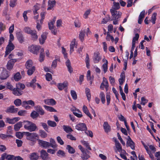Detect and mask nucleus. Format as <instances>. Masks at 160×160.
I'll use <instances>...</instances> for the list:
<instances>
[{"label": "nucleus", "instance_id": "774afa93", "mask_svg": "<svg viewBox=\"0 0 160 160\" xmlns=\"http://www.w3.org/2000/svg\"><path fill=\"white\" fill-rule=\"evenodd\" d=\"M17 0H11L9 3V5L12 8L14 7L16 5Z\"/></svg>", "mask_w": 160, "mask_h": 160}, {"label": "nucleus", "instance_id": "f704fd0d", "mask_svg": "<svg viewBox=\"0 0 160 160\" xmlns=\"http://www.w3.org/2000/svg\"><path fill=\"white\" fill-rule=\"evenodd\" d=\"M66 149L68 150V151L70 153H74L75 152V149L70 145H68L67 146Z\"/></svg>", "mask_w": 160, "mask_h": 160}, {"label": "nucleus", "instance_id": "4c0bfd02", "mask_svg": "<svg viewBox=\"0 0 160 160\" xmlns=\"http://www.w3.org/2000/svg\"><path fill=\"white\" fill-rule=\"evenodd\" d=\"M21 77L19 72H17L14 75L13 77L14 79L16 81H18L21 79Z\"/></svg>", "mask_w": 160, "mask_h": 160}, {"label": "nucleus", "instance_id": "79ce46f5", "mask_svg": "<svg viewBox=\"0 0 160 160\" xmlns=\"http://www.w3.org/2000/svg\"><path fill=\"white\" fill-rule=\"evenodd\" d=\"M100 98H101V101L103 104H104L105 102V95L104 93L101 92L100 94Z\"/></svg>", "mask_w": 160, "mask_h": 160}, {"label": "nucleus", "instance_id": "680f3d73", "mask_svg": "<svg viewBox=\"0 0 160 160\" xmlns=\"http://www.w3.org/2000/svg\"><path fill=\"white\" fill-rule=\"evenodd\" d=\"M75 26L76 28H79L81 26L80 22L78 19L76 20L74 22Z\"/></svg>", "mask_w": 160, "mask_h": 160}, {"label": "nucleus", "instance_id": "412c9836", "mask_svg": "<svg viewBox=\"0 0 160 160\" xmlns=\"http://www.w3.org/2000/svg\"><path fill=\"white\" fill-rule=\"evenodd\" d=\"M68 85V83L67 82H64L63 83H59L58 84L57 87L58 89L60 90H62L64 88L67 87Z\"/></svg>", "mask_w": 160, "mask_h": 160}, {"label": "nucleus", "instance_id": "f3484780", "mask_svg": "<svg viewBox=\"0 0 160 160\" xmlns=\"http://www.w3.org/2000/svg\"><path fill=\"white\" fill-rule=\"evenodd\" d=\"M18 110V108H15L14 106H12L8 108L6 110V112L13 113H16Z\"/></svg>", "mask_w": 160, "mask_h": 160}, {"label": "nucleus", "instance_id": "49530a36", "mask_svg": "<svg viewBox=\"0 0 160 160\" xmlns=\"http://www.w3.org/2000/svg\"><path fill=\"white\" fill-rule=\"evenodd\" d=\"M39 132L40 134V136L42 138H45L47 137V134L43 130H39Z\"/></svg>", "mask_w": 160, "mask_h": 160}, {"label": "nucleus", "instance_id": "7ed1b4c3", "mask_svg": "<svg viewBox=\"0 0 160 160\" xmlns=\"http://www.w3.org/2000/svg\"><path fill=\"white\" fill-rule=\"evenodd\" d=\"M15 48L14 44L10 41H9L8 44L6 48V51L4 57H6Z\"/></svg>", "mask_w": 160, "mask_h": 160}, {"label": "nucleus", "instance_id": "37998d69", "mask_svg": "<svg viewBox=\"0 0 160 160\" xmlns=\"http://www.w3.org/2000/svg\"><path fill=\"white\" fill-rule=\"evenodd\" d=\"M57 155L59 157H64L65 156V153L62 150H59L57 152Z\"/></svg>", "mask_w": 160, "mask_h": 160}, {"label": "nucleus", "instance_id": "3c124183", "mask_svg": "<svg viewBox=\"0 0 160 160\" xmlns=\"http://www.w3.org/2000/svg\"><path fill=\"white\" fill-rule=\"evenodd\" d=\"M41 51H42L40 54L39 60L40 62H42L43 61L44 58V53H43L44 52L43 49H42L41 50Z\"/></svg>", "mask_w": 160, "mask_h": 160}, {"label": "nucleus", "instance_id": "6ab92c4d", "mask_svg": "<svg viewBox=\"0 0 160 160\" xmlns=\"http://www.w3.org/2000/svg\"><path fill=\"white\" fill-rule=\"evenodd\" d=\"M48 7L47 8V10H50L52 9L53 8L55 5L56 1L55 0H49L48 1Z\"/></svg>", "mask_w": 160, "mask_h": 160}, {"label": "nucleus", "instance_id": "a878e982", "mask_svg": "<svg viewBox=\"0 0 160 160\" xmlns=\"http://www.w3.org/2000/svg\"><path fill=\"white\" fill-rule=\"evenodd\" d=\"M22 126V122H18L14 125V129L15 131H18L19 130Z\"/></svg>", "mask_w": 160, "mask_h": 160}, {"label": "nucleus", "instance_id": "20e7f679", "mask_svg": "<svg viewBox=\"0 0 160 160\" xmlns=\"http://www.w3.org/2000/svg\"><path fill=\"white\" fill-rule=\"evenodd\" d=\"M110 12L112 17L113 19H118L120 18L122 15V13L115 10L110 9Z\"/></svg>", "mask_w": 160, "mask_h": 160}, {"label": "nucleus", "instance_id": "f8f14e48", "mask_svg": "<svg viewBox=\"0 0 160 160\" xmlns=\"http://www.w3.org/2000/svg\"><path fill=\"white\" fill-rule=\"evenodd\" d=\"M38 142L39 144L44 148H46L50 147L49 142L40 139L38 140Z\"/></svg>", "mask_w": 160, "mask_h": 160}, {"label": "nucleus", "instance_id": "0eeeda50", "mask_svg": "<svg viewBox=\"0 0 160 160\" xmlns=\"http://www.w3.org/2000/svg\"><path fill=\"white\" fill-rule=\"evenodd\" d=\"M92 59L94 63H98L102 59L100 53L98 52H95Z\"/></svg>", "mask_w": 160, "mask_h": 160}, {"label": "nucleus", "instance_id": "6e6d98bb", "mask_svg": "<svg viewBox=\"0 0 160 160\" xmlns=\"http://www.w3.org/2000/svg\"><path fill=\"white\" fill-rule=\"evenodd\" d=\"M14 103L16 106H19L22 104L21 100L19 99H17L14 100Z\"/></svg>", "mask_w": 160, "mask_h": 160}, {"label": "nucleus", "instance_id": "58836bf2", "mask_svg": "<svg viewBox=\"0 0 160 160\" xmlns=\"http://www.w3.org/2000/svg\"><path fill=\"white\" fill-rule=\"evenodd\" d=\"M39 115V113L36 111H33L31 114V117L33 119L37 118Z\"/></svg>", "mask_w": 160, "mask_h": 160}, {"label": "nucleus", "instance_id": "6e6552de", "mask_svg": "<svg viewBox=\"0 0 160 160\" xmlns=\"http://www.w3.org/2000/svg\"><path fill=\"white\" fill-rule=\"evenodd\" d=\"M17 61V59H11L8 62L7 68L8 69L11 70L13 68L14 64Z\"/></svg>", "mask_w": 160, "mask_h": 160}, {"label": "nucleus", "instance_id": "13d9d810", "mask_svg": "<svg viewBox=\"0 0 160 160\" xmlns=\"http://www.w3.org/2000/svg\"><path fill=\"white\" fill-rule=\"evenodd\" d=\"M108 37H110V38L111 39L112 42H113L114 41V38L112 36L110 35V34H109V32H107V36L106 38V39L107 41H109L110 39L109 38H108Z\"/></svg>", "mask_w": 160, "mask_h": 160}, {"label": "nucleus", "instance_id": "4be33fe9", "mask_svg": "<svg viewBox=\"0 0 160 160\" xmlns=\"http://www.w3.org/2000/svg\"><path fill=\"white\" fill-rule=\"evenodd\" d=\"M103 127L105 131L106 132H110L111 131V127L107 122H104L103 124Z\"/></svg>", "mask_w": 160, "mask_h": 160}, {"label": "nucleus", "instance_id": "de8ad7c7", "mask_svg": "<svg viewBox=\"0 0 160 160\" xmlns=\"http://www.w3.org/2000/svg\"><path fill=\"white\" fill-rule=\"evenodd\" d=\"M16 87L18 89L22 91V90L25 88V86L23 84L19 83L16 84Z\"/></svg>", "mask_w": 160, "mask_h": 160}, {"label": "nucleus", "instance_id": "ddd939ff", "mask_svg": "<svg viewBox=\"0 0 160 160\" xmlns=\"http://www.w3.org/2000/svg\"><path fill=\"white\" fill-rule=\"evenodd\" d=\"M70 52L71 54L74 51V48H77V45L76 43V39H74L71 42L70 44Z\"/></svg>", "mask_w": 160, "mask_h": 160}, {"label": "nucleus", "instance_id": "5fc2aeb1", "mask_svg": "<svg viewBox=\"0 0 160 160\" xmlns=\"http://www.w3.org/2000/svg\"><path fill=\"white\" fill-rule=\"evenodd\" d=\"M12 136L9 134H0V138L2 139H4L7 138H12Z\"/></svg>", "mask_w": 160, "mask_h": 160}, {"label": "nucleus", "instance_id": "052dcab7", "mask_svg": "<svg viewBox=\"0 0 160 160\" xmlns=\"http://www.w3.org/2000/svg\"><path fill=\"white\" fill-rule=\"evenodd\" d=\"M116 147L119 152H120L122 148V147L119 142H116V144H115Z\"/></svg>", "mask_w": 160, "mask_h": 160}, {"label": "nucleus", "instance_id": "c03bdc74", "mask_svg": "<svg viewBox=\"0 0 160 160\" xmlns=\"http://www.w3.org/2000/svg\"><path fill=\"white\" fill-rule=\"evenodd\" d=\"M47 123L48 125L51 127H54L57 126V124L55 122L51 120H48Z\"/></svg>", "mask_w": 160, "mask_h": 160}, {"label": "nucleus", "instance_id": "39448f33", "mask_svg": "<svg viewBox=\"0 0 160 160\" xmlns=\"http://www.w3.org/2000/svg\"><path fill=\"white\" fill-rule=\"evenodd\" d=\"M40 48L39 46L32 45L29 47L28 50L29 51L33 54H37L38 53Z\"/></svg>", "mask_w": 160, "mask_h": 160}, {"label": "nucleus", "instance_id": "5701e85b", "mask_svg": "<svg viewBox=\"0 0 160 160\" xmlns=\"http://www.w3.org/2000/svg\"><path fill=\"white\" fill-rule=\"evenodd\" d=\"M29 158L30 160H37L39 158V156L38 153L33 152L30 154Z\"/></svg>", "mask_w": 160, "mask_h": 160}, {"label": "nucleus", "instance_id": "338daca9", "mask_svg": "<svg viewBox=\"0 0 160 160\" xmlns=\"http://www.w3.org/2000/svg\"><path fill=\"white\" fill-rule=\"evenodd\" d=\"M46 78L47 80L50 81L52 79V75L49 73H47L46 75Z\"/></svg>", "mask_w": 160, "mask_h": 160}, {"label": "nucleus", "instance_id": "9b49d317", "mask_svg": "<svg viewBox=\"0 0 160 160\" xmlns=\"http://www.w3.org/2000/svg\"><path fill=\"white\" fill-rule=\"evenodd\" d=\"M17 38L20 43H22L24 42V38L22 32H19L16 33Z\"/></svg>", "mask_w": 160, "mask_h": 160}, {"label": "nucleus", "instance_id": "a19ab883", "mask_svg": "<svg viewBox=\"0 0 160 160\" xmlns=\"http://www.w3.org/2000/svg\"><path fill=\"white\" fill-rule=\"evenodd\" d=\"M86 94L88 99V101H90L91 98V94L90 93V90L88 88H85Z\"/></svg>", "mask_w": 160, "mask_h": 160}, {"label": "nucleus", "instance_id": "9d476101", "mask_svg": "<svg viewBox=\"0 0 160 160\" xmlns=\"http://www.w3.org/2000/svg\"><path fill=\"white\" fill-rule=\"evenodd\" d=\"M127 140L126 145H128V146H129L133 150L135 149V143L132 140L129 136H128Z\"/></svg>", "mask_w": 160, "mask_h": 160}, {"label": "nucleus", "instance_id": "aec40b11", "mask_svg": "<svg viewBox=\"0 0 160 160\" xmlns=\"http://www.w3.org/2000/svg\"><path fill=\"white\" fill-rule=\"evenodd\" d=\"M9 76V75L8 72L6 71H3L1 73L0 79L1 80L6 79Z\"/></svg>", "mask_w": 160, "mask_h": 160}, {"label": "nucleus", "instance_id": "8fccbe9b", "mask_svg": "<svg viewBox=\"0 0 160 160\" xmlns=\"http://www.w3.org/2000/svg\"><path fill=\"white\" fill-rule=\"evenodd\" d=\"M157 15V14L156 12H154L152 15L150 21L152 22L153 24H155V23Z\"/></svg>", "mask_w": 160, "mask_h": 160}, {"label": "nucleus", "instance_id": "e2e57ef3", "mask_svg": "<svg viewBox=\"0 0 160 160\" xmlns=\"http://www.w3.org/2000/svg\"><path fill=\"white\" fill-rule=\"evenodd\" d=\"M21 105L23 107L25 108L26 109H27L30 108V107L28 105L27 101H23L22 102Z\"/></svg>", "mask_w": 160, "mask_h": 160}, {"label": "nucleus", "instance_id": "603ef678", "mask_svg": "<svg viewBox=\"0 0 160 160\" xmlns=\"http://www.w3.org/2000/svg\"><path fill=\"white\" fill-rule=\"evenodd\" d=\"M7 89L12 91L14 89L13 86L9 82H7L6 84Z\"/></svg>", "mask_w": 160, "mask_h": 160}, {"label": "nucleus", "instance_id": "4d7b16f0", "mask_svg": "<svg viewBox=\"0 0 160 160\" xmlns=\"http://www.w3.org/2000/svg\"><path fill=\"white\" fill-rule=\"evenodd\" d=\"M71 94L73 99L74 100H76L77 99V94L75 91L72 90L71 91Z\"/></svg>", "mask_w": 160, "mask_h": 160}, {"label": "nucleus", "instance_id": "09e8293b", "mask_svg": "<svg viewBox=\"0 0 160 160\" xmlns=\"http://www.w3.org/2000/svg\"><path fill=\"white\" fill-rule=\"evenodd\" d=\"M110 19V18L109 15H107L106 18L102 19V23L103 24L106 23Z\"/></svg>", "mask_w": 160, "mask_h": 160}, {"label": "nucleus", "instance_id": "393cba45", "mask_svg": "<svg viewBox=\"0 0 160 160\" xmlns=\"http://www.w3.org/2000/svg\"><path fill=\"white\" fill-rule=\"evenodd\" d=\"M28 69L27 73L29 76H31L33 74L36 68L34 66L32 67L29 68H26Z\"/></svg>", "mask_w": 160, "mask_h": 160}, {"label": "nucleus", "instance_id": "f257e3e1", "mask_svg": "<svg viewBox=\"0 0 160 160\" xmlns=\"http://www.w3.org/2000/svg\"><path fill=\"white\" fill-rule=\"evenodd\" d=\"M23 123L24 128L29 132L35 131L37 128L36 124L31 122L26 121H24Z\"/></svg>", "mask_w": 160, "mask_h": 160}, {"label": "nucleus", "instance_id": "7c9ffc66", "mask_svg": "<svg viewBox=\"0 0 160 160\" xmlns=\"http://www.w3.org/2000/svg\"><path fill=\"white\" fill-rule=\"evenodd\" d=\"M85 33V30H82L81 31L79 34V38L82 42L84 40Z\"/></svg>", "mask_w": 160, "mask_h": 160}, {"label": "nucleus", "instance_id": "473e14b6", "mask_svg": "<svg viewBox=\"0 0 160 160\" xmlns=\"http://www.w3.org/2000/svg\"><path fill=\"white\" fill-rule=\"evenodd\" d=\"M63 128L64 131L67 133H69L73 131L71 128L69 126L63 125Z\"/></svg>", "mask_w": 160, "mask_h": 160}, {"label": "nucleus", "instance_id": "4468645a", "mask_svg": "<svg viewBox=\"0 0 160 160\" xmlns=\"http://www.w3.org/2000/svg\"><path fill=\"white\" fill-rule=\"evenodd\" d=\"M47 33L44 32L41 35V37L39 38V42L40 44H43L47 39Z\"/></svg>", "mask_w": 160, "mask_h": 160}, {"label": "nucleus", "instance_id": "2eb2a0df", "mask_svg": "<svg viewBox=\"0 0 160 160\" xmlns=\"http://www.w3.org/2000/svg\"><path fill=\"white\" fill-rule=\"evenodd\" d=\"M12 91V93L15 96H19L21 95L23 92L22 90L17 88H14Z\"/></svg>", "mask_w": 160, "mask_h": 160}, {"label": "nucleus", "instance_id": "f03ea898", "mask_svg": "<svg viewBox=\"0 0 160 160\" xmlns=\"http://www.w3.org/2000/svg\"><path fill=\"white\" fill-rule=\"evenodd\" d=\"M25 135L27 136V139L32 141H34L37 138H38V135L34 132L30 133L29 132H26L25 133Z\"/></svg>", "mask_w": 160, "mask_h": 160}, {"label": "nucleus", "instance_id": "72a5a7b5", "mask_svg": "<svg viewBox=\"0 0 160 160\" xmlns=\"http://www.w3.org/2000/svg\"><path fill=\"white\" fill-rule=\"evenodd\" d=\"M90 70H88L87 72V79L88 80L90 81V84H91L92 83V80L94 78L93 76L91 77V74H90Z\"/></svg>", "mask_w": 160, "mask_h": 160}, {"label": "nucleus", "instance_id": "ea45409f", "mask_svg": "<svg viewBox=\"0 0 160 160\" xmlns=\"http://www.w3.org/2000/svg\"><path fill=\"white\" fill-rule=\"evenodd\" d=\"M23 31L26 33H27L28 34H30L33 31L32 30L31 28L29 27H25L23 28Z\"/></svg>", "mask_w": 160, "mask_h": 160}, {"label": "nucleus", "instance_id": "c756f323", "mask_svg": "<svg viewBox=\"0 0 160 160\" xmlns=\"http://www.w3.org/2000/svg\"><path fill=\"white\" fill-rule=\"evenodd\" d=\"M33 66H34L33 65V63L31 60H29L26 62L25 64L26 68H29Z\"/></svg>", "mask_w": 160, "mask_h": 160}, {"label": "nucleus", "instance_id": "69168bd1", "mask_svg": "<svg viewBox=\"0 0 160 160\" xmlns=\"http://www.w3.org/2000/svg\"><path fill=\"white\" fill-rule=\"evenodd\" d=\"M108 63V61H106V62L103 64L102 65V68L104 73L106 72L107 71Z\"/></svg>", "mask_w": 160, "mask_h": 160}, {"label": "nucleus", "instance_id": "0e129e2a", "mask_svg": "<svg viewBox=\"0 0 160 160\" xmlns=\"http://www.w3.org/2000/svg\"><path fill=\"white\" fill-rule=\"evenodd\" d=\"M91 10L88 9L83 14V17L85 18H87L88 17V16L90 13Z\"/></svg>", "mask_w": 160, "mask_h": 160}, {"label": "nucleus", "instance_id": "dca6fc26", "mask_svg": "<svg viewBox=\"0 0 160 160\" xmlns=\"http://www.w3.org/2000/svg\"><path fill=\"white\" fill-rule=\"evenodd\" d=\"M90 153V152L87 151L82 153V154L81 155V158L82 160H87L88 158L90 157L89 154Z\"/></svg>", "mask_w": 160, "mask_h": 160}, {"label": "nucleus", "instance_id": "864d4df0", "mask_svg": "<svg viewBox=\"0 0 160 160\" xmlns=\"http://www.w3.org/2000/svg\"><path fill=\"white\" fill-rule=\"evenodd\" d=\"M44 107L46 110L50 112H56V110L51 107L48 106L46 105L44 106Z\"/></svg>", "mask_w": 160, "mask_h": 160}, {"label": "nucleus", "instance_id": "bf43d9fd", "mask_svg": "<svg viewBox=\"0 0 160 160\" xmlns=\"http://www.w3.org/2000/svg\"><path fill=\"white\" fill-rule=\"evenodd\" d=\"M82 144L84 145L87 149L90 150H91V148L90 147L89 143L87 142L83 141H82Z\"/></svg>", "mask_w": 160, "mask_h": 160}, {"label": "nucleus", "instance_id": "b1692460", "mask_svg": "<svg viewBox=\"0 0 160 160\" xmlns=\"http://www.w3.org/2000/svg\"><path fill=\"white\" fill-rule=\"evenodd\" d=\"M36 112L41 115H43L45 113L44 112L42 107L40 106H38L35 107Z\"/></svg>", "mask_w": 160, "mask_h": 160}, {"label": "nucleus", "instance_id": "1a4fd4ad", "mask_svg": "<svg viewBox=\"0 0 160 160\" xmlns=\"http://www.w3.org/2000/svg\"><path fill=\"white\" fill-rule=\"evenodd\" d=\"M76 129L79 131H85L87 129L86 124L84 123H80L77 124L75 126Z\"/></svg>", "mask_w": 160, "mask_h": 160}, {"label": "nucleus", "instance_id": "e433bc0d", "mask_svg": "<svg viewBox=\"0 0 160 160\" xmlns=\"http://www.w3.org/2000/svg\"><path fill=\"white\" fill-rule=\"evenodd\" d=\"M40 5L38 4H36L34 6L33 8V13L34 15H35L36 14H38V12H37V11L39 10L40 8Z\"/></svg>", "mask_w": 160, "mask_h": 160}, {"label": "nucleus", "instance_id": "bb28decb", "mask_svg": "<svg viewBox=\"0 0 160 160\" xmlns=\"http://www.w3.org/2000/svg\"><path fill=\"white\" fill-rule=\"evenodd\" d=\"M29 34L31 35L32 39L33 40H36L37 39L38 36L37 35V31L36 30H33L31 33Z\"/></svg>", "mask_w": 160, "mask_h": 160}, {"label": "nucleus", "instance_id": "2f4dec72", "mask_svg": "<svg viewBox=\"0 0 160 160\" xmlns=\"http://www.w3.org/2000/svg\"><path fill=\"white\" fill-rule=\"evenodd\" d=\"M120 8L119 3L118 2H116L114 1L113 2V5L112 6V8L111 9H114L117 10Z\"/></svg>", "mask_w": 160, "mask_h": 160}, {"label": "nucleus", "instance_id": "a18cd8bd", "mask_svg": "<svg viewBox=\"0 0 160 160\" xmlns=\"http://www.w3.org/2000/svg\"><path fill=\"white\" fill-rule=\"evenodd\" d=\"M36 77H35L32 80L31 82L29 83V86L32 87H35V82L36 81Z\"/></svg>", "mask_w": 160, "mask_h": 160}, {"label": "nucleus", "instance_id": "a211bd4d", "mask_svg": "<svg viewBox=\"0 0 160 160\" xmlns=\"http://www.w3.org/2000/svg\"><path fill=\"white\" fill-rule=\"evenodd\" d=\"M19 120L18 118H14L12 119L7 118L6 119V122L10 124H14Z\"/></svg>", "mask_w": 160, "mask_h": 160}, {"label": "nucleus", "instance_id": "c85d7f7f", "mask_svg": "<svg viewBox=\"0 0 160 160\" xmlns=\"http://www.w3.org/2000/svg\"><path fill=\"white\" fill-rule=\"evenodd\" d=\"M50 147H51L54 149L55 148L57 147V145L56 144L55 140L51 138L50 139Z\"/></svg>", "mask_w": 160, "mask_h": 160}, {"label": "nucleus", "instance_id": "cd10ccee", "mask_svg": "<svg viewBox=\"0 0 160 160\" xmlns=\"http://www.w3.org/2000/svg\"><path fill=\"white\" fill-rule=\"evenodd\" d=\"M73 114L78 118H81L82 115L81 112L79 109H75L73 111Z\"/></svg>", "mask_w": 160, "mask_h": 160}, {"label": "nucleus", "instance_id": "423d86ee", "mask_svg": "<svg viewBox=\"0 0 160 160\" xmlns=\"http://www.w3.org/2000/svg\"><path fill=\"white\" fill-rule=\"evenodd\" d=\"M40 156L43 160H51V158L49 157L48 154L44 149L41 151Z\"/></svg>", "mask_w": 160, "mask_h": 160}, {"label": "nucleus", "instance_id": "c9c22d12", "mask_svg": "<svg viewBox=\"0 0 160 160\" xmlns=\"http://www.w3.org/2000/svg\"><path fill=\"white\" fill-rule=\"evenodd\" d=\"M26 132H17L16 133V136L17 138L21 139L23 137L24 134L25 135V133Z\"/></svg>", "mask_w": 160, "mask_h": 160}]
</instances>
